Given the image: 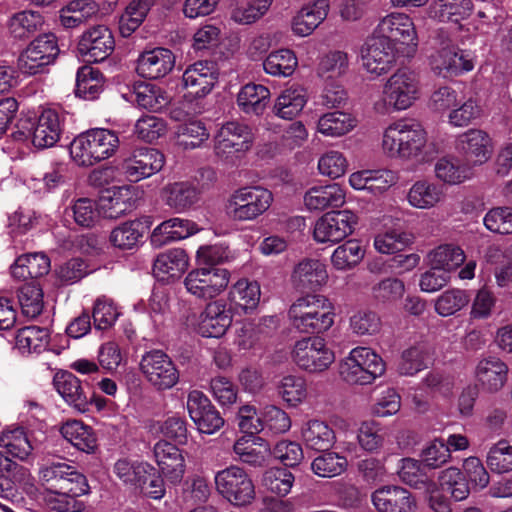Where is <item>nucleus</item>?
<instances>
[{
  "instance_id": "nucleus-38",
  "label": "nucleus",
  "mask_w": 512,
  "mask_h": 512,
  "mask_svg": "<svg viewBox=\"0 0 512 512\" xmlns=\"http://www.w3.org/2000/svg\"><path fill=\"white\" fill-rule=\"evenodd\" d=\"M50 342V331L45 327L26 326L15 335V346L21 353H40Z\"/></svg>"
},
{
  "instance_id": "nucleus-23",
  "label": "nucleus",
  "mask_w": 512,
  "mask_h": 512,
  "mask_svg": "<svg viewBox=\"0 0 512 512\" xmlns=\"http://www.w3.org/2000/svg\"><path fill=\"white\" fill-rule=\"evenodd\" d=\"M53 385L65 402L81 413L89 410L91 396L81 381L69 371H58L53 377Z\"/></svg>"
},
{
  "instance_id": "nucleus-53",
  "label": "nucleus",
  "mask_w": 512,
  "mask_h": 512,
  "mask_svg": "<svg viewBox=\"0 0 512 512\" xmlns=\"http://www.w3.org/2000/svg\"><path fill=\"white\" fill-rule=\"evenodd\" d=\"M270 5L269 0H241L233 8L231 19L238 24H251L262 17Z\"/></svg>"
},
{
  "instance_id": "nucleus-28",
  "label": "nucleus",
  "mask_w": 512,
  "mask_h": 512,
  "mask_svg": "<svg viewBox=\"0 0 512 512\" xmlns=\"http://www.w3.org/2000/svg\"><path fill=\"white\" fill-rule=\"evenodd\" d=\"M344 203L345 192L336 183L311 187L304 195V204L309 211L335 209Z\"/></svg>"
},
{
  "instance_id": "nucleus-2",
  "label": "nucleus",
  "mask_w": 512,
  "mask_h": 512,
  "mask_svg": "<svg viewBox=\"0 0 512 512\" xmlns=\"http://www.w3.org/2000/svg\"><path fill=\"white\" fill-rule=\"evenodd\" d=\"M288 317L292 326L301 333L320 334L334 323V307L322 295L308 294L290 306Z\"/></svg>"
},
{
  "instance_id": "nucleus-63",
  "label": "nucleus",
  "mask_w": 512,
  "mask_h": 512,
  "mask_svg": "<svg viewBox=\"0 0 512 512\" xmlns=\"http://www.w3.org/2000/svg\"><path fill=\"white\" fill-rule=\"evenodd\" d=\"M487 464L493 472L498 474L512 471V446L506 441H499L490 449Z\"/></svg>"
},
{
  "instance_id": "nucleus-13",
  "label": "nucleus",
  "mask_w": 512,
  "mask_h": 512,
  "mask_svg": "<svg viewBox=\"0 0 512 512\" xmlns=\"http://www.w3.org/2000/svg\"><path fill=\"white\" fill-rule=\"evenodd\" d=\"M357 216L350 210L332 211L321 216L314 225L313 238L318 243H338L352 234Z\"/></svg>"
},
{
  "instance_id": "nucleus-17",
  "label": "nucleus",
  "mask_w": 512,
  "mask_h": 512,
  "mask_svg": "<svg viewBox=\"0 0 512 512\" xmlns=\"http://www.w3.org/2000/svg\"><path fill=\"white\" fill-rule=\"evenodd\" d=\"M456 149L467 165H482L493 154L492 138L484 130L469 129L457 137Z\"/></svg>"
},
{
  "instance_id": "nucleus-43",
  "label": "nucleus",
  "mask_w": 512,
  "mask_h": 512,
  "mask_svg": "<svg viewBox=\"0 0 512 512\" xmlns=\"http://www.w3.org/2000/svg\"><path fill=\"white\" fill-rule=\"evenodd\" d=\"M61 434L75 448L82 452L92 453L97 447V439L91 427L74 420L61 427Z\"/></svg>"
},
{
  "instance_id": "nucleus-51",
  "label": "nucleus",
  "mask_w": 512,
  "mask_h": 512,
  "mask_svg": "<svg viewBox=\"0 0 512 512\" xmlns=\"http://www.w3.org/2000/svg\"><path fill=\"white\" fill-rule=\"evenodd\" d=\"M219 494L235 506L249 504L255 497L253 482H214Z\"/></svg>"
},
{
  "instance_id": "nucleus-29",
  "label": "nucleus",
  "mask_w": 512,
  "mask_h": 512,
  "mask_svg": "<svg viewBox=\"0 0 512 512\" xmlns=\"http://www.w3.org/2000/svg\"><path fill=\"white\" fill-rule=\"evenodd\" d=\"M301 439L307 449L316 452H327L335 444L336 435L327 422L313 419L303 424Z\"/></svg>"
},
{
  "instance_id": "nucleus-30",
  "label": "nucleus",
  "mask_w": 512,
  "mask_h": 512,
  "mask_svg": "<svg viewBox=\"0 0 512 512\" xmlns=\"http://www.w3.org/2000/svg\"><path fill=\"white\" fill-rule=\"evenodd\" d=\"M328 0H316L302 7L292 20L293 32L301 37L310 35L327 17Z\"/></svg>"
},
{
  "instance_id": "nucleus-36",
  "label": "nucleus",
  "mask_w": 512,
  "mask_h": 512,
  "mask_svg": "<svg viewBox=\"0 0 512 512\" xmlns=\"http://www.w3.org/2000/svg\"><path fill=\"white\" fill-rule=\"evenodd\" d=\"M101 216L107 219H118L134 207V200L128 187H119L111 195L99 199Z\"/></svg>"
},
{
  "instance_id": "nucleus-64",
  "label": "nucleus",
  "mask_w": 512,
  "mask_h": 512,
  "mask_svg": "<svg viewBox=\"0 0 512 512\" xmlns=\"http://www.w3.org/2000/svg\"><path fill=\"white\" fill-rule=\"evenodd\" d=\"M485 227L498 234L512 233V208L496 207L490 209L484 217Z\"/></svg>"
},
{
  "instance_id": "nucleus-1",
  "label": "nucleus",
  "mask_w": 512,
  "mask_h": 512,
  "mask_svg": "<svg viewBox=\"0 0 512 512\" xmlns=\"http://www.w3.org/2000/svg\"><path fill=\"white\" fill-rule=\"evenodd\" d=\"M382 147L390 157L419 162L428 160L427 132L414 119L389 125L383 134Z\"/></svg>"
},
{
  "instance_id": "nucleus-31",
  "label": "nucleus",
  "mask_w": 512,
  "mask_h": 512,
  "mask_svg": "<svg viewBox=\"0 0 512 512\" xmlns=\"http://www.w3.org/2000/svg\"><path fill=\"white\" fill-rule=\"evenodd\" d=\"M154 456L156 458L162 477L169 479L181 478L184 473V458L180 450L167 441H159L154 446Z\"/></svg>"
},
{
  "instance_id": "nucleus-52",
  "label": "nucleus",
  "mask_w": 512,
  "mask_h": 512,
  "mask_svg": "<svg viewBox=\"0 0 512 512\" xmlns=\"http://www.w3.org/2000/svg\"><path fill=\"white\" fill-rule=\"evenodd\" d=\"M0 446L5 447L9 454L21 460L27 458L33 449L22 427L3 432L0 436Z\"/></svg>"
},
{
  "instance_id": "nucleus-60",
  "label": "nucleus",
  "mask_w": 512,
  "mask_h": 512,
  "mask_svg": "<svg viewBox=\"0 0 512 512\" xmlns=\"http://www.w3.org/2000/svg\"><path fill=\"white\" fill-rule=\"evenodd\" d=\"M347 467V460L336 453H326L313 460L310 469L319 477L332 478L340 475Z\"/></svg>"
},
{
  "instance_id": "nucleus-61",
  "label": "nucleus",
  "mask_w": 512,
  "mask_h": 512,
  "mask_svg": "<svg viewBox=\"0 0 512 512\" xmlns=\"http://www.w3.org/2000/svg\"><path fill=\"white\" fill-rule=\"evenodd\" d=\"M209 139V132L201 121H190L178 129V143L185 149H194Z\"/></svg>"
},
{
  "instance_id": "nucleus-42",
  "label": "nucleus",
  "mask_w": 512,
  "mask_h": 512,
  "mask_svg": "<svg viewBox=\"0 0 512 512\" xmlns=\"http://www.w3.org/2000/svg\"><path fill=\"white\" fill-rule=\"evenodd\" d=\"M43 17L40 13L25 10L13 14L8 20L7 27L9 34L18 40L30 37L41 29Z\"/></svg>"
},
{
  "instance_id": "nucleus-55",
  "label": "nucleus",
  "mask_w": 512,
  "mask_h": 512,
  "mask_svg": "<svg viewBox=\"0 0 512 512\" xmlns=\"http://www.w3.org/2000/svg\"><path fill=\"white\" fill-rule=\"evenodd\" d=\"M114 473L125 480H147L157 475V469L146 462L119 459L114 464Z\"/></svg>"
},
{
  "instance_id": "nucleus-9",
  "label": "nucleus",
  "mask_w": 512,
  "mask_h": 512,
  "mask_svg": "<svg viewBox=\"0 0 512 512\" xmlns=\"http://www.w3.org/2000/svg\"><path fill=\"white\" fill-rule=\"evenodd\" d=\"M59 54L54 34H43L35 38L18 57L19 70L27 75L45 72Z\"/></svg>"
},
{
  "instance_id": "nucleus-14",
  "label": "nucleus",
  "mask_w": 512,
  "mask_h": 512,
  "mask_svg": "<svg viewBox=\"0 0 512 512\" xmlns=\"http://www.w3.org/2000/svg\"><path fill=\"white\" fill-rule=\"evenodd\" d=\"M273 454L282 465L267 469L263 480H301L304 477L300 467L304 454L299 443L288 440L280 441L275 445Z\"/></svg>"
},
{
  "instance_id": "nucleus-59",
  "label": "nucleus",
  "mask_w": 512,
  "mask_h": 512,
  "mask_svg": "<svg viewBox=\"0 0 512 512\" xmlns=\"http://www.w3.org/2000/svg\"><path fill=\"white\" fill-rule=\"evenodd\" d=\"M166 122L155 115H144L136 121L134 134L145 142L152 143L166 133Z\"/></svg>"
},
{
  "instance_id": "nucleus-48",
  "label": "nucleus",
  "mask_w": 512,
  "mask_h": 512,
  "mask_svg": "<svg viewBox=\"0 0 512 512\" xmlns=\"http://www.w3.org/2000/svg\"><path fill=\"white\" fill-rule=\"evenodd\" d=\"M466 256L462 248L453 244L438 246L429 254L430 265L442 271L450 272L465 262Z\"/></svg>"
},
{
  "instance_id": "nucleus-33",
  "label": "nucleus",
  "mask_w": 512,
  "mask_h": 512,
  "mask_svg": "<svg viewBox=\"0 0 512 512\" xmlns=\"http://www.w3.org/2000/svg\"><path fill=\"white\" fill-rule=\"evenodd\" d=\"M188 267V256L183 249H171L160 253L154 260V276L161 280L178 278Z\"/></svg>"
},
{
  "instance_id": "nucleus-49",
  "label": "nucleus",
  "mask_w": 512,
  "mask_h": 512,
  "mask_svg": "<svg viewBox=\"0 0 512 512\" xmlns=\"http://www.w3.org/2000/svg\"><path fill=\"white\" fill-rule=\"evenodd\" d=\"M364 255L365 250L360 242L351 239L334 250L331 256V262L337 270H349L358 265Z\"/></svg>"
},
{
  "instance_id": "nucleus-62",
  "label": "nucleus",
  "mask_w": 512,
  "mask_h": 512,
  "mask_svg": "<svg viewBox=\"0 0 512 512\" xmlns=\"http://www.w3.org/2000/svg\"><path fill=\"white\" fill-rule=\"evenodd\" d=\"M71 211L75 223L83 228L93 227L101 217L99 203L89 198H80L75 201Z\"/></svg>"
},
{
  "instance_id": "nucleus-24",
  "label": "nucleus",
  "mask_w": 512,
  "mask_h": 512,
  "mask_svg": "<svg viewBox=\"0 0 512 512\" xmlns=\"http://www.w3.org/2000/svg\"><path fill=\"white\" fill-rule=\"evenodd\" d=\"M175 66V55L170 49L157 47L144 51L137 60L136 70L148 79H159L168 75Z\"/></svg>"
},
{
  "instance_id": "nucleus-46",
  "label": "nucleus",
  "mask_w": 512,
  "mask_h": 512,
  "mask_svg": "<svg viewBox=\"0 0 512 512\" xmlns=\"http://www.w3.org/2000/svg\"><path fill=\"white\" fill-rule=\"evenodd\" d=\"M135 102L143 109L159 112L170 103V97L161 87L140 83L134 88Z\"/></svg>"
},
{
  "instance_id": "nucleus-35",
  "label": "nucleus",
  "mask_w": 512,
  "mask_h": 512,
  "mask_svg": "<svg viewBox=\"0 0 512 512\" xmlns=\"http://www.w3.org/2000/svg\"><path fill=\"white\" fill-rule=\"evenodd\" d=\"M472 9L471 0H437L430 5L429 13L441 22L459 23L470 16Z\"/></svg>"
},
{
  "instance_id": "nucleus-19",
  "label": "nucleus",
  "mask_w": 512,
  "mask_h": 512,
  "mask_svg": "<svg viewBox=\"0 0 512 512\" xmlns=\"http://www.w3.org/2000/svg\"><path fill=\"white\" fill-rule=\"evenodd\" d=\"M187 410L201 433L213 434L224 425V419L209 398L199 390L189 392Z\"/></svg>"
},
{
  "instance_id": "nucleus-54",
  "label": "nucleus",
  "mask_w": 512,
  "mask_h": 512,
  "mask_svg": "<svg viewBox=\"0 0 512 512\" xmlns=\"http://www.w3.org/2000/svg\"><path fill=\"white\" fill-rule=\"evenodd\" d=\"M114 473L125 480H147L157 475V469L146 462L119 459L114 464Z\"/></svg>"
},
{
  "instance_id": "nucleus-20",
  "label": "nucleus",
  "mask_w": 512,
  "mask_h": 512,
  "mask_svg": "<svg viewBox=\"0 0 512 512\" xmlns=\"http://www.w3.org/2000/svg\"><path fill=\"white\" fill-rule=\"evenodd\" d=\"M232 311L222 299L209 302L199 315L197 331L203 337L220 338L232 324Z\"/></svg>"
},
{
  "instance_id": "nucleus-39",
  "label": "nucleus",
  "mask_w": 512,
  "mask_h": 512,
  "mask_svg": "<svg viewBox=\"0 0 512 512\" xmlns=\"http://www.w3.org/2000/svg\"><path fill=\"white\" fill-rule=\"evenodd\" d=\"M166 195V204L176 210L184 211L199 200V191L197 187L190 182H175L169 184L164 189Z\"/></svg>"
},
{
  "instance_id": "nucleus-3",
  "label": "nucleus",
  "mask_w": 512,
  "mask_h": 512,
  "mask_svg": "<svg viewBox=\"0 0 512 512\" xmlns=\"http://www.w3.org/2000/svg\"><path fill=\"white\" fill-rule=\"evenodd\" d=\"M118 147L119 138L115 131L94 128L73 139L70 154L79 166L89 167L113 156Z\"/></svg>"
},
{
  "instance_id": "nucleus-56",
  "label": "nucleus",
  "mask_w": 512,
  "mask_h": 512,
  "mask_svg": "<svg viewBox=\"0 0 512 512\" xmlns=\"http://www.w3.org/2000/svg\"><path fill=\"white\" fill-rule=\"evenodd\" d=\"M18 301L25 316L34 318L43 310V291L39 285L27 283L18 290Z\"/></svg>"
},
{
  "instance_id": "nucleus-32",
  "label": "nucleus",
  "mask_w": 512,
  "mask_h": 512,
  "mask_svg": "<svg viewBox=\"0 0 512 512\" xmlns=\"http://www.w3.org/2000/svg\"><path fill=\"white\" fill-rule=\"evenodd\" d=\"M62 118L53 109L44 110L37 118L33 145L37 148L53 147L62 133Z\"/></svg>"
},
{
  "instance_id": "nucleus-21",
  "label": "nucleus",
  "mask_w": 512,
  "mask_h": 512,
  "mask_svg": "<svg viewBox=\"0 0 512 512\" xmlns=\"http://www.w3.org/2000/svg\"><path fill=\"white\" fill-rule=\"evenodd\" d=\"M377 37L388 40L395 47L396 43L416 45L417 35L412 20L405 14H390L377 26Z\"/></svg>"
},
{
  "instance_id": "nucleus-34",
  "label": "nucleus",
  "mask_w": 512,
  "mask_h": 512,
  "mask_svg": "<svg viewBox=\"0 0 512 512\" xmlns=\"http://www.w3.org/2000/svg\"><path fill=\"white\" fill-rule=\"evenodd\" d=\"M270 99V90L261 84L248 83L237 95V105L246 114H263Z\"/></svg>"
},
{
  "instance_id": "nucleus-18",
  "label": "nucleus",
  "mask_w": 512,
  "mask_h": 512,
  "mask_svg": "<svg viewBox=\"0 0 512 512\" xmlns=\"http://www.w3.org/2000/svg\"><path fill=\"white\" fill-rule=\"evenodd\" d=\"M363 67L368 73L381 76L388 73L395 65L396 50L388 40L377 36L370 37L361 49Z\"/></svg>"
},
{
  "instance_id": "nucleus-4",
  "label": "nucleus",
  "mask_w": 512,
  "mask_h": 512,
  "mask_svg": "<svg viewBox=\"0 0 512 512\" xmlns=\"http://www.w3.org/2000/svg\"><path fill=\"white\" fill-rule=\"evenodd\" d=\"M430 44L435 50L430 56L431 69L435 74L451 78L473 69L472 60L452 43L449 33L444 29L433 32Z\"/></svg>"
},
{
  "instance_id": "nucleus-37",
  "label": "nucleus",
  "mask_w": 512,
  "mask_h": 512,
  "mask_svg": "<svg viewBox=\"0 0 512 512\" xmlns=\"http://www.w3.org/2000/svg\"><path fill=\"white\" fill-rule=\"evenodd\" d=\"M306 102V90L301 86H292L279 95L273 111L280 118L291 120L302 111Z\"/></svg>"
},
{
  "instance_id": "nucleus-6",
  "label": "nucleus",
  "mask_w": 512,
  "mask_h": 512,
  "mask_svg": "<svg viewBox=\"0 0 512 512\" xmlns=\"http://www.w3.org/2000/svg\"><path fill=\"white\" fill-rule=\"evenodd\" d=\"M273 194L261 186L237 189L230 196L226 209L235 221H252L263 215L273 203Z\"/></svg>"
},
{
  "instance_id": "nucleus-11",
  "label": "nucleus",
  "mask_w": 512,
  "mask_h": 512,
  "mask_svg": "<svg viewBox=\"0 0 512 512\" xmlns=\"http://www.w3.org/2000/svg\"><path fill=\"white\" fill-rule=\"evenodd\" d=\"M419 92L417 75L412 71L399 69L384 85V102L395 110H405L418 99Z\"/></svg>"
},
{
  "instance_id": "nucleus-50",
  "label": "nucleus",
  "mask_w": 512,
  "mask_h": 512,
  "mask_svg": "<svg viewBox=\"0 0 512 512\" xmlns=\"http://www.w3.org/2000/svg\"><path fill=\"white\" fill-rule=\"evenodd\" d=\"M442 198L441 189L427 181H417L408 192L409 203L416 208L429 209L435 206Z\"/></svg>"
},
{
  "instance_id": "nucleus-41",
  "label": "nucleus",
  "mask_w": 512,
  "mask_h": 512,
  "mask_svg": "<svg viewBox=\"0 0 512 512\" xmlns=\"http://www.w3.org/2000/svg\"><path fill=\"white\" fill-rule=\"evenodd\" d=\"M103 83L99 69L82 66L77 72L75 94L84 100H95L103 91Z\"/></svg>"
},
{
  "instance_id": "nucleus-25",
  "label": "nucleus",
  "mask_w": 512,
  "mask_h": 512,
  "mask_svg": "<svg viewBox=\"0 0 512 512\" xmlns=\"http://www.w3.org/2000/svg\"><path fill=\"white\" fill-rule=\"evenodd\" d=\"M372 502L378 512H414L415 499L400 486H384L372 494Z\"/></svg>"
},
{
  "instance_id": "nucleus-27",
  "label": "nucleus",
  "mask_w": 512,
  "mask_h": 512,
  "mask_svg": "<svg viewBox=\"0 0 512 512\" xmlns=\"http://www.w3.org/2000/svg\"><path fill=\"white\" fill-rule=\"evenodd\" d=\"M508 366L500 358L489 356L481 359L476 366V378L489 392L501 390L508 380Z\"/></svg>"
},
{
  "instance_id": "nucleus-58",
  "label": "nucleus",
  "mask_w": 512,
  "mask_h": 512,
  "mask_svg": "<svg viewBox=\"0 0 512 512\" xmlns=\"http://www.w3.org/2000/svg\"><path fill=\"white\" fill-rule=\"evenodd\" d=\"M429 355L424 346L418 345L403 351L398 371L402 375L413 376L427 368Z\"/></svg>"
},
{
  "instance_id": "nucleus-44",
  "label": "nucleus",
  "mask_w": 512,
  "mask_h": 512,
  "mask_svg": "<svg viewBox=\"0 0 512 512\" xmlns=\"http://www.w3.org/2000/svg\"><path fill=\"white\" fill-rule=\"evenodd\" d=\"M147 223L148 221L133 220L121 224L112 230L110 242L113 246L122 250L132 249L139 243L148 229Z\"/></svg>"
},
{
  "instance_id": "nucleus-12",
  "label": "nucleus",
  "mask_w": 512,
  "mask_h": 512,
  "mask_svg": "<svg viewBox=\"0 0 512 512\" xmlns=\"http://www.w3.org/2000/svg\"><path fill=\"white\" fill-rule=\"evenodd\" d=\"M230 273L220 267H203L192 270L185 278V287L194 296L212 299L226 289Z\"/></svg>"
},
{
  "instance_id": "nucleus-26",
  "label": "nucleus",
  "mask_w": 512,
  "mask_h": 512,
  "mask_svg": "<svg viewBox=\"0 0 512 512\" xmlns=\"http://www.w3.org/2000/svg\"><path fill=\"white\" fill-rule=\"evenodd\" d=\"M328 280L326 266L317 259H304L299 262L292 273L294 286L304 291H316Z\"/></svg>"
},
{
  "instance_id": "nucleus-8",
  "label": "nucleus",
  "mask_w": 512,
  "mask_h": 512,
  "mask_svg": "<svg viewBox=\"0 0 512 512\" xmlns=\"http://www.w3.org/2000/svg\"><path fill=\"white\" fill-rule=\"evenodd\" d=\"M292 358L300 369L319 373L334 363L335 354L323 338L307 337L295 343Z\"/></svg>"
},
{
  "instance_id": "nucleus-40",
  "label": "nucleus",
  "mask_w": 512,
  "mask_h": 512,
  "mask_svg": "<svg viewBox=\"0 0 512 512\" xmlns=\"http://www.w3.org/2000/svg\"><path fill=\"white\" fill-rule=\"evenodd\" d=\"M356 125L357 119L351 114L342 111H334L320 116L317 129L318 132L325 136L339 137L349 133Z\"/></svg>"
},
{
  "instance_id": "nucleus-45",
  "label": "nucleus",
  "mask_w": 512,
  "mask_h": 512,
  "mask_svg": "<svg viewBox=\"0 0 512 512\" xmlns=\"http://www.w3.org/2000/svg\"><path fill=\"white\" fill-rule=\"evenodd\" d=\"M261 296L260 286L256 281L241 279L229 292L230 301L236 308L245 313L253 311L259 304Z\"/></svg>"
},
{
  "instance_id": "nucleus-47",
  "label": "nucleus",
  "mask_w": 512,
  "mask_h": 512,
  "mask_svg": "<svg viewBox=\"0 0 512 512\" xmlns=\"http://www.w3.org/2000/svg\"><path fill=\"white\" fill-rule=\"evenodd\" d=\"M297 65V57L290 49L272 51L263 61L264 71L274 77L291 76Z\"/></svg>"
},
{
  "instance_id": "nucleus-15",
  "label": "nucleus",
  "mask_w": 512,
  "mask_h": 512,
  "mask_svg": "<svg viewBox=\"0 0 512 512\" xmlns=\"http://www.w3.org/2000/svg\"><path fill=\"white\" fill-rule=\"evenodd\" d=\"M112 31L105 25H96L86 30L78 42V52L88 62H102L114 51Z\"/></svg>"
},
{
  "instance_id": "nucleus-22",
  "label": "nucleus",
  "mask_w": 512,
  "mask_h": 512,
  "mask_svg": "<svg viewBox=\"0 0 512 512\" xmlns=\"http://www.w3.org/2000/svg\"><path fill=\"white\" fill-rule=\"evenodd\" d=\"M184 87L194 97L202 98L209 94L218 79L216 65L209 61H198L183 73Z\"/></svg>"
},
{
  "instance_id": "nucleus-16",
  "label": "nucleus",
  "mask_w": 512,
  "mask_h": 512,
  "mask_svg": "<svg viewBox=\"0 0 512 512\" xmlns=\"http://www.w3.org/2000/svg\"><path fill=\"white\" fill-rule=\"evenodd\" d=\"M164 163L165 157L159 150L141 147L124 160L122 171L130 182H138L159 172Z\"/></svg>"
},
{
  "instance_id": "nucleus-7",
  "label": "nucleus",
  "mask_w": 512,
  "mask_h": 512,
  "mask_svg": "<svg viewBox=\"0 0 512 512\" xmlns=\"http://www.w3.org/2000/svg\"><path fill=\"white\" fill-rule=\"evenodd\" d=\"M252 128L242 122L224 123L214 136V152L222 160H233L249 151L254 143Z\"/></svg>"
},
{
  "instance_id": "nucleus-5",
  "label": "nucleus",
  "mask_w": 512,
  "mask_h": 512,
  "mask_svg": "<svg viewBox=\"0 0 512 512\" xmlns=\"http://www.w3.org/2000/svg\"><path fill=\"white\" fill-rule=\"evenodd\" d=\"M383 359L371 348L352 349L340 365V374L350 384L368 385L385 373Z\"/></svg>"
},
{
  "instance_id": "nucleus-57",
  "label": "nucleus",
  "mask_w": 512,
  "mask_h": 512,
  "mask_svg": "<svg viewBox=\"0 0 512 512\" xmlns=\"http://www.w3.org/2000/svg\"><path fill=\"white\" fill-rule=\"evenodd\" d=\"M470 302L466 290L453 288L444 291L435 302V310L441 316H450L460 311Z\"/></svg>"
},
{
  "instance_id": "nucleus-10",
  "label": "nucleus",
  "mask_w": 512,
  "mask_h": 512,
  "mask_svg": "<svg viewBox=\"0 0 512 512\" xmlns=\"http://www.w3.org/2000/svg\"><path fill=\"white\" fill-rule=\"evenodd\" d=\"M140 371L156 390L164 391L174 387L179 381V371L172 359L162 350L146 352L139 364Z\"/></svg>"
}]
</instances>
